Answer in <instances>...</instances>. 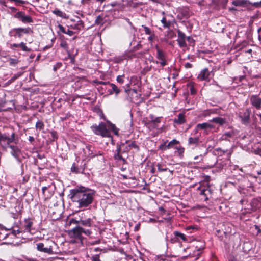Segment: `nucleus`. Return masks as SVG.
<instances>
[{
    "label": "nucleus",
    "instance_id": "22",
    "mask_svg": "<svg viewBox=\"0 0 261 261\" xmlns=\"http://www.w3.org/2000/svg\"><path fill=\"white\" fill-rule=\"evenodd\" d=\"M161 118L162 117H161L155 118L153 115H150L149 116V119L151 121V123L156 126L157 128L159 126V124L161 122Z\"/></svg>",
    "mask_w": 261,
    "mask_h": 261
},
{
    "label": "nucleus",
    "instance_id": "43",
    "mask_svg": "<svg viewBox=\"0 0 261 261\" xmlns=\"http://www.w3.org/2000/svg\"><path fill=\"white\" fill-rule=\"evenodd\" d=\"M124 75H119L117 77V81L120 84H123L124 82Z\"/></svg>",
    "mask_w": 261,
    "mask_h": 261
},
{
    "label": "nucleus",
    "instance_id": "63",
    "mask_svg": "<svg viewBox=\"0 0 261 261\" xmlns=\"http://www.w3.org/2000/svg\"><path fill=\"white\" fill-rule=\"evenodd\" d=\"M12 45V46H13L14 47H18L19 46V44H16V43L13 44Z\"/></svg>",
    "mask_w": 261,
    "mask_h": 261
},
{
    "label": "nucleus",
    "instance_id": "47",
    "mask_svg": "<svg viewBox=\"0 0 261 261\" xmlns=\"http://www.w3.org/2000/svg\"><path fill=\"white\" fill-rule=\"evenodd\" d=\"M128 147H130V148H136L137 149H138L139 147L138 146H137V145L135 143V142H131L130 144H128Z\"/></svg>",
    "mask_w": 261,
    "mask_h": 261
},
{
    "label": "nucleus",
    "instance_id": "44",
    "mask_svg": "<svg viewBox=\"0 0 261 261\" xmlns=\"http://www.w3.org/2000/svg\"><path fill=\"white\" fill-rule=\"evenodd\" d=\"M93 83H95L96 85L100 84V85H107L109 84V82H103V81H99L97 80H94Z\"/></svg>",
    "mask_w": 261,
    "mask_h": 261
},
{
    "label": "nucleus",
    "instance_id": "31",
    "mask_svg": "<svg viewBox=\"0 0 261 261\" xmlns=\"http://www.w3.org/2000/svg\"><path fill=\"white\" fill-rule=\"evenodd\" d=\"M145 125L150 130H152L157 128L155 125L151 123L149 119H148L145 121Z\"/></svg>",
    "mask_w": 261,
    "mask_h": 261
},
{
    "label": "nucleus",
    "instance_id": "60",
    "mask_svg": "<svg viewBox=\"0 0 261 261\" xmlns=\"http://www.w3.org/2000/svg\"><path fill=\"white\" fill-rule=\"evenodd\" d=\"M140 224H138L135 227V231H138L140 228Z\"/></svg>",
    "mask_w": 261,
    "mask_h": 261
},
{
    "label": "nucleus",
    "instance_id": "24",
    "mask_svg": "<svg viewBox=\"0 0 261 261\" xmlns=\"http://www.w3.org/2000/svg\"><path fill=\"white\" fill-rule=\"evenodd\" d=\"M174 122L177 124H181L185 123V118L184 114L182 113L179 114L177 118L175 119Z\"/></svg>",
    "mask_w": 261,
    "mask_h": 261
},
{
    "label": "nucleus",
    "instance_id": "19",
    "mask_svg": "<svg viewBox=\"0 0 261 261\" xmlns=\"http://www.w3.org/2000/svg\"><path fill=\"white\" fill-rule=\"evenodd\" d=\"M199 143V138L197 137H189L188 140V145L192 148L197 146Z\"/></svg>",
    "mask_w": 261,
    "mask_h": 261
},
{
    "label": "nucleus",
    "instance_id": "11",
    "mask_svg": "<svg viewBox=\"0 0 261 261\" xmlns=\"http://www.w3.org/2000/svg\"><path fill=\"white\" fill-rule=\"evenodd\" d=\"M51 245H50L49 246L45 247L43 243H40L37 244V248L38 250L43 252L44 253H46L49 254H53V246L55 245V243L53 242H51Z\"/></svg>",
    "mask_w": 261,
    "mask_h": 261
},
{
    "label": "nucleus",
    "instance_id": "46",
    "mask_svg": "<svg viewBox=\"0 0 261 261\" xmlns=\"http://www.w3.org/2000/svg\"><path fill=\"white\" fill-rule=\"evenodd\" d=\"M91 231L89 229H85L83 228L82 234H85L86 236H89L91 234Z\"/></svg>",
    "mask_w": 261,
    "mask_h": 261
},
{
    "label": "nucleus",
    "instance_id": "36",
    "mask_svg": "<svg viewBox=\"0 0 261 261\" xmlns=\"http://www.w3.org/2000/svg\"><path fill=\"white\" fill-rule=\"evenodd\" d=\"M158 170L159 172H164L167 171L168 169L164 167L163 164L158 163L156 165Z\"/></svg>",
    "mask_w": 261,
    "mask_h": 261
},
{
    "label": "nucleus",
    "instance_id": "54",
    "mask_svg": "<svg viewBox=\"0 0 261 261\" xmlns=\"http://www.w3.org/2000/svg\"><path fill=\"white\" fill-rule=\"evenodd\" d=\"M185 66L186 68H191L192 65L191 63H186L185 64Z\"/></svg>",
    "mask_w": 261,
    "mask_h": 261
},
{
    "label": "nucleus",
    "instance_id": "62",
    "mask_svg": "<svg viewBox=\"0 0 261 261\" xmlns=\"http://www.w3.org/2000/svg\"><path fill=\"white\" fill-rule=\"evenodd\" d=\"M149 41H151L153 40V36L150 35V36L148 38Z\"/></svg>",
    "mask_w": 261,
    "mask_h": 261
},
{
    "label": "nucleus",
    "instance_id": "38",
    "mask_svg": "<svg viewBox=\"0 0 261 261\" xmlns=\"http://www.w3.org/2000/svg\"><path fill=\"white\" fill-rule=\"evenodd\" d=\"M179 142L177 141L176 139H173L170 142H169L167 144V147H168V149H170L173 146L177 144H178Z\"/></svg>",
    "mask_w": 261,
    "mask_h": 261
},
{
    "label": "nucleus",
    "instance_id": "64",
    "mask_svg": "<svg viewBox=\"0 0 261 261\" xmlns=\"http://www.w3.org/2000/svg\"><path fill=\"white\" fill-rule=\"evenodd\" d=\"M252 50L251 49H249L246 51V53H247L248 54H251L252 53Z\"/></svg>",
    "mask_w": 261,
    "mask_h": 261
},
{
    "label": "nucleus",
    "instance_id": "34",
    "mask_svg": "<svg viewBox=\"0 0 261 261\" xmlns=\"http://www.w3.org/2000/svg\"><path fill=\"white\" fill-rule=\"evenodd\" d=\"M53 13L56 15L57 16H58L59 17H61L62 18H65V14L63 13L61 11L56 9L53 11Z\"/></svg>",
    "mask_w": 261,
    "mask_h": 261
},
{
    "label": "nucleus",
    "instance_id": "29",
    "mask_svg": "<svg viewBox=\"0 0 261 261\" xmlns=\"http://www.w3.org/2000/svg\"><path fill=\"white\" fill-rule=\"evenodd\" d=\"M161 21L163 24V27L165 28H169L171 25V22L167 20L166 17H163Z\"/></svg>",
    "mask_w": 261,
    "mask_h": 261
},
{
    "label": "nucleus",
    "instance_id": "26",
    "mask_svg": "<svg viewBox=\"0 0 261 261\" xmlns=\"http://www.w3.org/2000/svg\"><path fill=\"white\" fill-rule=\"evenodd\" d=\"M233 136L234 132L232 130H230L224 133L221 137V139L226 140H228V138L232 137Z\"/></svg>",
    "mask_w": 261,
    "mask_h": 261
},
{
    "label": "nucleus",
    "instance_id": "9",
    "mask_svg": "<svg viewBox=\"0 0 261 261\" xmlns=\"http://www.w3.org/2000/svg\"><path fill=\"white\" fill-rule=\"evenodd\" d=\"M215 128V125L212 124L210 121L208 122H204L197 124V128L203 130V133L204 135L208 134L210 130L213 129Z\"/></svg>",
    "mask_w": 261,
    "mask_h": 261
},
{
    "label": "nucleus",
    "instance_id": "1",
    "mask_svg": "<svg viewBox=\"0 0 261 261\" xmlns=\"http://www.w3.org/2000/svg\"><path fill=\"white\" fill-rule=\"evenodd\" d=\"M95 195L94 190L84 187L72 189L69 194L72 201L77 203L78 207L83 210L93 202Z\"/></svg>",
    "mask_w": 261,
    "mask_h": 261
},
{
    "label": "nucleus",
    "instance_id": "30",
    "mask_svg": "<svg viewBox=\"0 0 261 261\" xmlns=\"http://www.w3.org/2000/svg\"><path fill=\"white\" fill-rule=\"evenodd\" d=\"M109 85L111 87L112 91H113L112 92H110V94H112L114 92V93H115V94L116 95H117L118 93H119V92L120 91L119 89L114 84L110 83L109 82Z\"/></svg>",
    "mask_w": 261,
    "mask_h": 261
},
{
    "label": "nucleus",
    "instance_id": "33",
    "mask_svg": "<svg viewBox=\"0 0 261 261\" xmlns=\"http://www.w3.org/2000/svg\"><path fill=\"white\" fill-rule=\"evenodd\" d=\"M36 129L42 130L44 129V125L42 121L38 120L35 125Z\"/></svg>",
    "mask_w": 261,
    "mask_h": 261
},
{
    "label": "nucleus",
    "instance_id": "8",
    "mask_svg": "<svg viewBox=\"0 0 261 261\" xmlns=\"http://www.w3.org/2000/svg\"><path fill=\"white\" fill-rule=\"evenodd\" d=\"M214 76L212 71H210L208 68H205L202 69L199 73L197 79L199 81H208L212 77Z\"/></svg>",
    "mask_w": 261,
    "mask_h": 261
},
{
    "label": "nucleus",
    "instance_id": "7",
    "mask_svg": "<svg viewBox=\"0 0 261 261\" xmlns=\"http://www.w3.org/2000/svg\"><path fill=\"white\" fill-rule=\"evenodd\" d=\"M86 167V164L84 161L77 160L76 163H73L71 167V171L72 173L78 174L83 173Z\"/></svg>",
    "mask_w": 261,
    "mask_h": 261
},
{
    "label": "nucleus",
    "instance_id": "58",
    "mask_svg": "<svg viewBox=\"0 0 261 261\" xmlns=\"http://www.w3.org/2000/svg\"><path fill=\"white\" fill-rule=\"evenodd\" d=\"M47 189H48L47 187H42V193H43V194L45 195V192L46 190H47Z\"/></svg>",
    "mask_w": 261,
    "mask_h": 261
},
{
    "label": "nucleus",
    "instance_id": "40",
    "mask_svg": "<svg viewBox=\"0 0 261 261\" xmlns=\"http://www.w3.org/2000/svg\"><path fill=\"white\" fill-rule=\"evenodd\" d=\"M197 229V227L196 226H192V225L188 226L186 228V230L187 231H189L190 233H192V232L196 230Z\"/></svg>",
    "mask_w": 261,
    "mask_h": 261
},
{
    "label": "nucleus",
    "instance_id": "35",
    "mask_svg": "<svg viewBox=\"0 0 261 261\" xmlns=\"http://www.w3.org/2000/svg\"><path fill=\"white\" fill-rule=\"evenodd\" d=\"M167 141H164L162 143H161L160 144V145L159 147V149L162 151H164V150L169 149L168 147H167Z\"/></svg>",
    "mask_w": 261,
    "mask_h": 261
},
{
    "label": "nucleus",
    "instance_id": "57",
    "mask_svg": "<svg viewBox=\"0 0 261 261\" xmlns=\"http://www.w3.org/2000/svg\"><path fill=\"white\" fill-rule=\"evenodd\" d=\"M10 1L16 2V3H21L22 4H24V2L23 1H21V0H10Z\"/></svg>",
    "mask_w": 261,
    "mask_h": 261
},
{
    "label": "nucleus",
    "instance_id": "18",
    "mask_svg": "<svg viewBox=\"0 0 261 261\" xmlns=\"http://www.w3.org/2000/svg\"><path fill=\"white\" fill-rule=\"evenodd\" d=\"M252 210L256 211L257 209H258L261 207V198H254L252 200L250 203Z\"/></svg>",
    "mask_w": 261,
    "mask_h": 261
},
{
    "label": "nucleus",
    "instance_id": "21",
    "mask_svg": "<svg viewBox=\"0 0 261 261\" xmlns=\"http://www.w3.org/2000/svg\"><path fill=\"white\" fill-rule=\"evenodd\" d=\"M173 233L175 236V238H176L178 241H179V240H181L184 242L188 241L187 238L184 233H181L179 231H174Z\"/></svg>",
    "mask_w": 261,
    "mask_h": 261
},
{
    "label": "nucleus",
    "instance_id": "59",
    "mask_svg": "<svg viewBox=\"0 0 261 261\" xmlns=\"http://www.w3.org/2000/svg\"><path fill=\"white\" fill-rule=\"evenodd\" d=\"M10 9L12 12H15L17 11V9L15 7H10Z\"/></svg>",
    "mask_w": 261,
    "mask_h": 261
},
{
    "label": "nucleus",
    "instance_id": "2",
    "mask_svg": "<svg viewBox=\"0 0 261 261\" xmlns=\"http://www.w3.org/2000/svg\"><path fill=\"white\" fill-rule=\"evenodd\" d=\"M93 133L97 135L101 136L102 137H111L110 130L107 128L106 124L101 122L99 125H93L91 127Z\"/></svg>",
    "mask_w": 261,
    "mask_h": 261
},
{
    "label": "nucleus",
    "instance_id": "48",
    "mask_svg": "<svg viewBox=\"0 0 261 261\" xmlns=\"http://www.w3.org/2000/svg\"><path fill=\"white\" fill-rule=\"evenodd\" d=\"M177 150V152L179 153V155H181L184 152V148L181 147H179L176 148Z\"/></svg>",
    "mask_w": 261,
    "mask_h": 261
},
{
    "label": "nucleus",
    "instance_id": "4",
    "mask_svg": "<svg viewBox=\"0 0 261 261\" xmlns=\"http://www.w3.org/2000/svg\"><path fill=\"white\" fill-rule=\"evenodd\" d=\"M83 228L80 226H76L69 232V235L71 238V242L72 243H81L83 238H82Z\"/></svg>",
    "mask_w": 261,
    "mask_h": 261
},
{
    "label": "nucleus",
    "instance_id": "15",
    "mask_svg": "<svg viewBox=\"0 0 261 261\" xmlns=\"http://www.w3.org/2000/svg\"><path fill=\"white\" fill-rule=\"evenodd\" d=\"M252 106L258 110L261 108V98L257 95H252L250 98Z\"/></svg>",
    "mask_w": 261,
    "mask_h": 261
},
{
    "label": "nucleus",
    "instance_id": "61",
    "mask_svg": "<svg viewBox=\"0 0 261 261\" xmlns=\"http://www.w3.org/2000/svg\"><path fill=\"white\" fill-rule=\"evenodd\" d=\"M29 140L30 141V142H33L34 141V138L33 137H32V136H29Z\"/></svg>",
    "mask_w": 261,
    "mask_h": 261
},
{
    "label": "nucleus",
    "instance_id": "39",
    "mask_svg": "<svg viewBox=\"0 0 261 261\" xmlns=\"http://www.w3.org/2000/svg\"><path fill=\"white\" fill-rule=\"evenodd\" d=\"M19 47H21L23 51H30L31 49L27 47L25 44L23 42H21L19 44Z\"/></svg>",
    "mask_w": 261,
    "mask_h": 261
},
{
    "label": "nucleus",
    "instance_id": "41",
    "mask_svg": "<svg viewBox=\"0 0 261 261\" xmlns=\"http://www.w3.org/2000/svg\"><path fill=\"white\" fill-rule=\"evenodd\" d=\"M142 27L144 29V32L146 34H147V35H151L152 34V31L148 27H147L144 25H142Z\"/></svg>",
    "mask_w": 261,
    "mask_h": 261
},
{
    "label": "nucleus",
    "instance_id": "49",
    "mask_svg": "<svg viewBox=\"0 0 261 261\" xmlns=\"http://www.w3.org/2000/svg\"><path fill=\"white\" fill-rule=\"evenodd\" d=\"M92 261H100L99 259V256L98 255H95L92 257Z\"/></svg>",
    "mask_w": 261,
    "mask_h": 261
},
{
    "label": "nucleus",
    "instance_id": "53",
    "mask_svg": "<svg viewBox=\"0 0 261 261\" xmlns=\"http://www.w3.org/2000/svg\"><path fill=\"white\" fill-rule=\"evenodd\" d=\"M71 222L73 224H80V220H77L75 219H72L71 220Z\"/></svg>",
    "mask_w": 261,
    "mask_h": 261
},
{
    "label": "nucleus",
    "instance_id": "16",
    "mask_svg": "<svg viewBox=\"0 0 261 261\" xmlns=\"http://www.w3.org/2000/svg\"><path fill=\"white\" fill-rule=\"evenodd\" d=\"M177 33L178 38L177 39V41L178 42L179 46L182 48L186 47L187 46V44L185 41V34L179 30L178 31Z\"/></svg>",
    "mask_w": 261,
    "mask_h": 261
},
{
    "label": "nucleus",
    "instance_id": "42",
    "mask_svg": "<svg viewBox=\"0 0 261 261\" xmlns=\"http://www.w3.org/2000/svg\"><path fill=\"white\" fill-rule=\"evenodd\" d=\"M250 4L254 6L256 8H260L261 7V1L257 2H254V3H250Z\"/></svg>",
    "mask_w": 261,
    "mask_h": 261
},
{
    "label": "nucleus",
    "instance_id": "56",
    "mask_svg": "<svg viewBox=\"0 0 261 261\" xmlns=\"http://www.w3.org/2000/svg\"><path fill=\"white\" fill-rule=\"evenodd\" d=\"M79 22V23H80V24H79V23H78V24H77V28H78V29H80L81 27H83V23H82V21H81V20L79 21V22Z\"/></svg>",
    "mask_w": 261,
    "mask_h": 261
},
{
    "label": "nucleus",
    "instance_id": "27",
    "mask_svg": "<svg viewBox=\"0 0 261 261\" xmlns=\"http://www.w3.org/2000/svg\"><path fill=\"white\" fill-rule=\"evenodd\" d=\"M107 122L109 124V128H108L109 130V129L112 130L115 135L118 136L119 129L117 128L114 124L111 123L109 121H108Z\"/></svg>",
    "mask_w": 261,
    "mask_h": 261
},
{
    "label": "nucleus",
    "instance_id": "6",
    "mask_svg": "<svg viewBox=\"0 0 261 261\" xmlns=\"http://www.w3.org/2000/svg\"><path fill=\"white\" fill-rule=\"evenodd\" d=\"M33 32V31L30 28H18L12 29L10 31V34L11 36L18 37L21 38L23 34H31Z\"/></svg>",
    "mask_w": 261,
    "mask_h": 261
},
{
    "label": "nucleus",
    "instance_id": "5",
    "mask_svg": "<svg viewBox=\"0 0 261 261\" xmlns=\"http://www.w3.org/2000/svg\"><path fill=\"white\" fill-rule=\"evenodd\" d=\"M15 141V134L13 133L11 137H8L5 134L0 133V145L4 149H6L10 145V143Z\"/></svg>",
    "mask_w": 261,
    "mask_h": 261
},
{
    "label": "nucleus",
    "instance_id": "13",
    "mask_svg": "<svg viewBox=\"0 0 261 261\" xmlns=\"http://www.w3.org/2000/svg\"><path fill=\"white\" fill-rule=\"evenodd\" d=\"M86 149L88 150V156L90 158H93L98 156V155H102L103 154L102 151L97 149L91 145L86 146Z\"/></svg>",
    "mask_w": 261,
    "mask_h": 261
},
{
    "label": "nucleus",
    "instance_id": "51",
    "mask_svg": "<svg viewBox=\"0 0 261 261\" xmlns=\"http://www.w3.org/2000/svg\"><path fill=\"white\" fill-rule=\"evenodd\" d=\"M232 4L234 6H241L242 5V2L239 1H234L232 2Z\"/></svg>",
    "mask_w": 261,
    "mask_h": 261
},
{
    "label": "nucleus",
    "instance_id": "52",
    "mask_svg": "<svg viewBox=\"0 0 261 261\" xmlns=\"http://www.w3.org/2000/svg\"><path fill=\"white\" fill-rule=\"evenodd\" d=\"M65 34H68L69 36H72L73 35L74 32L69 29H67V30H66Z\"/></svg>",
    "mask_w": 261,
    "mask_h": 261
},
{
    "label": "nucleus",
    "instance_id": "12",
    "mask_svg": "<svg viewBox=\"0 0 261 261\" xmlns=\"http://www.w3.org/2000/svg\"><path fill=\"white\" fill-rule=\"evenodd\" d=\"M14 17L21 20L23 23H31L33 19L30 16L25 15V13L22 11H19L14 15Z\"/></svg>",
    "mask_w": 261,
    "mask_h": 261
},
{
    "label": "nucleus",
    "instance_id": "14",
    "mask_svg": "<svg viewBox=\"0 0 261 261\" xmlns=\"http://www.w3.org/2000/svg\"><path fill=\"white\" fill-rule=\"evenodd\" d=\"M33 221L30 219H25L24 223L21 227L23 233H31Z\"/></svg>",
    "mask_w": 261,
    "mask_h": 261
},
{
    "label": "nucleus",
    "instance_id": "37",
    "mask_svg": "<svg viewBox=\"0 0 261 261\" xmlns=\"http://www.w3.org/2000/svg\"><path fill=\"white\" fill-rule=\"evenodd\" d=\"M104 23V20L102 16L99 15L95 20V23L97 24L102 25Z\"/></svg>",
    "mask_w": 261,
    "mask_h": 261
},
{
    "label": "nucleus",
    "instance_id": "10",
    "mask_svg": "<svg viewBox=\"0 0 261 261\" xmlns=\"http://www.w3.org/2000/svg\"><path fill=\"white\" fill-rule=\"evenodd\" d=\"M155 48L156 49V58L160 60L159 63L160 65L162 67H164L167 65L165 54L163 50L159 48L158 45H156L155 46ZM155 62L157 64L159 63V62L157 61Z\"/></svg>",
    "mask_w": 261,
    "mask_h": 261
},
{
    "label": "nucleus",
    "instance_id": "50",
    "mask_svg": "<svg viewBox=\"0 0 261 261\" xmlns=\"http://www.w3.org/2000/svg\"><path fill=\"white\" fill-rule=\"evenodd\" d=\"M58 28L59 29L60 31L62 32V33H64L66 32V29L63 27L62 25L59 24Z\"/></svg>",
    "mask_w": 261,
    "mask_h": 261
},
{
    "label": "nucleus",
    "instance_id": "17",
    "mask_svg": "<svg viewBox=\"0 0 261 261\" xmlns=\"http://www.w3.org/2000/svg\"><path fill=\"white\" fill-rule=\"evenodd\" d=\"M239 117L243 123H248L250 119V111L247 109L243 113H240Z\"/></svg>",
    "mask_w": 261,
    "mask_h": 261
},
{
    "label": "nucleus",
    "instance_id": "25",
    "mask_svg": "<svg viewBox=\"0 0 261 261\" xmlns=\"http://www.w3.org/2000/svg\"><path fill=\"white\" fill-rule=\"evenodd\" d=\"M92 220L91 218H88L86 220L80 219V224L87 227H90L92 225Z\"/></svg>",
    "mask_w": 261,
    "mask_h": 261
},
{
    "label": "nucleus",
    "instance_id": "28",
    "mask_svg": "<svg viewBox=\"0 0 261 261\" xmlns=\"http://www.w3.org/2000/svg\"><path fill=\"white\" fill-rule=\"evenodd\" d=\"M117 153L114 155V159L116 160H121L122 161L123 163L125 164L126 163V160L124 158L122 157L121 155H120V147H117Z\"/></svg>",
    "mask_w": 261,
    "mask_h": 261
},
{
    "label": "nucleus",
    "instance_id": "55",
    "mask_svg": "<svg viewBox=\"0 0 261 261\" xmlns=\"http://www.w3.org/2000/svg\"><path fill=\"white\" fill-rule=\"evenodd\" d=\"M190 91L192 94H194L196 93V91L194 89V87L192 86L190 87Z\"/></svg>",
    "mask_w": 261,
    "mask_h": 261
},
{
    "label": "nucleus",
    "instance_id": "20",
    "mask_svg": "<svg viewBox=\"0 0 261 261\" xmlns=\"http://www.w3.org/2000/svg\"><path fill=\"white\" fill-rule=\"evenodd\" d=\"M11 149V154L16 159L18 158L20 150L16 146L10 145L9 147Z\"/></svg>",
    "mask_w": 261,
    "mask_h": 261
},
{
    "label": "nucleus",
    "instance_id": "45",
    "mask_svg": "<svg viewBox=\"0 0 261 261\" xmlns=\"http://www.w3.org/2000/svg\"><path fill=\"white\" fill-rule=\"evenodd\" d=\"M60 46L67 51H68L67 43L65 41H62L60 43Z\"/></svg>",
    "mask_w": 261,
    "mask_h": 261
},
{
    "label": "nucleus",
    "instance_id": "32",
    "mask_svg": "<svg viewBox=\"0 0 261 261\" xmlns=\"http://www.w3.org/2000/svg\"><path fill=\"white\" fill-rule=\"evenodd\" d=\"M12 233L13 234L17 236L18 238L21 237V236H19L20 233H23L21 227L17 230L13 229ZM22 237L23 238V237L22 236Z\"/></svg>",
    "mask_w": 261,
    "mask_h": 261
},
{
    "label": "nucleus",
    "instance_id": "23",
    "mask_svg": "<svg viewBox=\"0 0 261 261\" xmlns=\"http://www.w3.org/2000/svg\"><path fill=\"white\" fill-rule=\"evenodd\" d=\"M210 122L211 123L214 122L219 124L220 125H223L226 123V119L222 117H217L210 120Z\"/></svg>",
    "mask_w": 261,
    "mask_h": 261
},
{
    "label": "nucleus",
    "instance_id": "3",
    "mask_svg": "<svg viewBox=\"0 0 261 261\" xmlns=\"http://www.w3.org/2000/svg\"><path fill=\"white\" fill-rule=\"evenodd\" d=\"M197 190L199 191V194L203 196L204 201L208 199V196L213 193V189L211 186L207 181H203L201 183L200 186L197 188Z\"/></svg>",
    "mask_w": 261,
    "mask_h": 261
}]
</instances>
